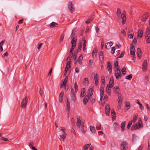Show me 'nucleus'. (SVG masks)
I'll return each instance as SVG.
<instances>
[{
	"label": "nucleus",
	"instance_id": "obj_1",
	"mask_svg": "<svg viewBox=\"0 0 150 150\" xmlns=\"http://www.w3.org/2000/svg\"><path fill=\"white\" fill-rule=\"evenodd\" d=\"M76 118L77 120L76 123L77 126L80 129L81 132L83 134L85 133H86V131L84 130V123H83L82 122H81V119L79 115H77L76 116Z\"/></svg>",
	"mask_w": 150,
	"mask_h": 150
},
{
	"label": "nucleus",
	"instance_id": "obj_2",
	"mask_svg": "<svg viewBox=\"0 0 150 150\" xmlns=\"http://www.w3.org/2000/svg\"><path fill=\"white\" fill-rule=\"evenodd\" d=\"M140 122L142 123V121L141 119L140 120L139 119V120L138 123H137L134 125H133L132 126L131 128V130H134L137 129H138L140 127H142L143 125Z\"/></svg>",
	"mask_w": 150,
	"mask_h": 150
},
{
	"label": "nucleus",
	"instance_id": "obj_3",
	"mask_svg": "<svg viewBox=\"0 0 150 150\" xmlns=\"http://www.w3.org/2000/svg\"><path fill=\"white\" fill-rule=\"evenodd\" d=\"M60 130L62 132L63 134L62 135H59V137H60V140L61 141H64V139L66 138L67 135L66 129L64 128L63 127H60Z\"/></svg>",
	"mask_w": 150,
	"mask_h": 150
},
{
	"label": "nucleus",
	"instance_id": "obj_4",
	"mask_svg": "<svg viewBox=\"0 0 150 150\" xmlns=\"http://www.w3.org/2000/svg\"><path fill=\"white\" fill-rule=\"evenodd\" d=\"M120 70V69L119 68H116V69L115 70V74L117 79H118L121 78L122 74Z\"/></svg>",
	"mask_w": 150,
	"mask_h": 150
},
{
	"label": "nucleus",
	"instance_id": "obj_5",
	"mask_svg": "<svg viewBox=\"0 0 150 150\" xmlns=\"http://www.w3.org/2000/svg\"><path fill=\"white\" fill-rule=\"evenodd\" d=\"M28 98L27 96H25L22 99L21 107L22 108H24L26 107L28 103Z\"/></svg>",
	"mask_w": 150,
	"mask_h": 150
},
{
	"label": "nucleus",
	"instance_id": "obj_6",
	"mask_svg": "<svg viewBox=\"0 0 150 150\" xmlns=\"http://www.w3.org/2000/svg\"><path fill=\"white\" fill-rule=\"evenodd\" d=\"M127 142L124 141L122 142L121 144V148L122 150H127L128 147Z\"/></svg>",
	"mask_w": 150,
	"mask_h": 150
},
{
	"label": "nucleus",
	"instance_id": "obj_7",
	"mask_svg": "<svg viewBox=\"0 0 150 150\" xmlns=\"http://www.w3.org/2000/svg\"><path fill=\"white\" fill-rule=\"evenodd\" d=\"M142 67V69L143 71L144 72L146 71L147 68V60H145L143 62Z\"/></svg>",
	"mask_w": 150,
	"mask_h": 150
},
{
	"label": "nucleus",
	"instance_id": "obj_8",
	"mask_svg": "<svg viewBox=\"0 0 150 150\" xmlns=\"http://www.w3.org/2000/svg\"><path fill=\"white\" fill-rule=\"evenodd\" d=\"M93 89L92 88H89L88 91V96H86L88 99L91 98L93 93Z\"/></svg>",
	"mask_w": 150,
	"mask_h": 150
},
{
	"label": "nucleus",
	"instance_id": "obj_9",
	"mask_svg": "<svg viewBox=\"0 0 150 150\" xmlns=\"http://www.w3.org/2000/svg\"><path fill=\"white\" fill-rule=\"evenodd\" d=\"M110 107L109 104H106L105 106V113L106 115L108 116L110 113Z\"/></svg>",
	"mask_w": 150,
	"mask_h": 150
},
{
	"label": "nucleus",
	"instance_id": "obj_10",
	"mask_svg": "<svg viewBox=\"0 0 150 150\" xmlns=\"http://www.w3.org/2000/svg\"><path fill=\"white\" fill-rule=\"evenodd\" d=\"M68 8L71 13H72L75 11L73 7V5L71 2H70L69 3Z\"/></svg>",
	"mask_w": 150,
	"mask_h": 150
},
{
	"label": "nucleus",
	"instance_id": "obj_11",
	"mask_svg": "<svg viewBox=\"0 0 150 150\" xmlns=\"http://www.w3.org/2000/svg\"><path fill=\"white\" fill-rule=\"evenodd\" d=\"M149 16L148 13H146L143 16L141 20L142 21L145 22L146 20L148 18Z\"/></svg>",
	"mask_w": 150,
	"mask_h": 150
},
{
	"label": "nucleus",
	"instance_id": "obj_12",
	"mask_svg": "<svg viewBox=\"0 0 150 150\" xmlns=\"http://www.w3.org/2000/svg\"><path fill=\"white\" fill-rule=\"evenodd\" d=\"M107 69H108L110 74L112 73V69L111 65L110 62H108L107 63Z\"/></svg>",
	"mask_w": 150,
	"mask_h": 150
},
{
	"label": "nucleus",
	"instance_id": "obj_13",
	"mask_svg": "<svg viewBox=\"0 0 150 150\" xmlns=\"http://www.w3.org/2000/svg\"><path fill=\"white\" fill-rule=\"evenodd\" d=\"M66 106L67 111V112H70V105L69 101L68 98L67 99Z\"/></svg>",
	"mask_w": 150,
	"mask_h": 150
},
{
	"label": "nucleus",
	"instance_id": "obj_14",
	"mask_svg": "<svg viewBox=\"0 0 150 150\" xmlns=\"http://www.w3.org/2000/svg\"><path fill=\"white\" fill-rule=\"evenodd\" d=\"M137 57L139 59H141L142 57V52L141 49L139 48H138L137 49Z\"/></svg>",
	"mask_w": 150,
	"mask_h": 150
},
{
	"label": "nucleus",
	"instance_id": "obj_15",
	"mask_svg": "<svg viewBox=\"0 0 150 150\" xmlns=\"http://www.w3.org/2000/svg\"><path fill=\"white\" fill-rule=\"evenodd\" d=\"M104 86H102L100 89V99H102L103 96L104 95Z\"/></svg>",
	"mask_w": 150,
	"mask_h": 150
},
{
	"label": "nucleus",
	"instance_id": "obj_16",
	"mask_svg": "<svg viewBox=\"0 0 150 150\" xmlns=\"http://www.w3.org/2000/svg\"><path fill=\"white\" fill-rule=\"evenodd\" d=\"M123 97L122 95L120 93H119L118 95V98L117 99L118 103H122V102Z\"/></svg>",
	"mask_w": 150,
	"mask_h": 150
},
{
	"label": "nucleus",
	"instance_id": "obj_17",
	"mask_svg": "<svg viewBox=\"0 0 150 150\" xmlns=\"http://www.w3.org/2000/svg\"><path fill=\"white\" fill-rule=\"evenodd\" d=\"M143 34V31L141 30L140 29L138 32L137 37L139 39H140L142 37Z\"/></svg>",
	"mask_w": 150,
	"mask_h": 150
},
{
	"label": "nucleus",
	"instance_id": "obj_18",
	"mask_svg": "<svg viewBox=\"0 0 150 150\" xmlns=\"http://www.w3.org/2000/svg\"><path fill=\"white\" fill-rule=\"evenodd\" d=\"M110 85L109 86V87L110 88H112L114 85V80L113 77H110V81H109Z\"/></svg>",
	"mask_w": 150,
	"mask_h": 150
},
{
	"label": "nucleus",
	"instance_id": "obj_19",
	"mask_svg": "<svg viewBox=\"0 0 150 150\" xmlns=\"http://www.w3.org/2000/svg\"><path fill=\"white\" fill-rule=\"evenodd\" d=\"M113 44V43L112 42H109L107 43L105 45V48L107 50L109 49Z\"/></svg>",
	"mask_w": 150,
	"mask_h": 150
},
{
	"label": "nucleus",
	"instance_id": "obj_20",
	"mask_svg": "<svg viewBox=\"0 0 150 150\" xmlns=\"http://www.w3.org/2000/svg\"><path fill=\"white\" fill-rule=\"evenodd\" d=\"M83 57L82 56V54H81L77 60V62L79 63V64L80 65L82 64V60L83 59Z\"/></svg>",
	"mask_w": 150,
	"mask_h": 150
},
{
	"label": "nucleus",
	"instance_id": "obj_21",
	"mask_svg": "<svg viewBox=\"0 0 150 150\" xmlns=\"http://www.w3.org/2000/svg\"><path fill=\"white\" fill-rule=\"evenodd\" d=\"M114 92L115 94H119V92L120 91V89L119 88V87L118 86H115L113 88Z\"/></svg>",
	"mask_w": 150,
	"mask_h": 150
},
{
	"label": "nucleus",
	"instance_id": "obj_22",
	"mask_svg": "<svg viewBox=\"0 0 150 150\" xmlns=\"http://www.w3.org/2000/svg\"><path fill=\"white\" fill-rule=\"evenodd\" d=\"M125 110L127 111L130 108V105L129 103L127 101L125 102Z\"/></svg>",
	"mask_w": 150,
	"mask_h": 150
},
{
	"label": "nucleus",
	"instance_id": "obj_23",
	"mask_svg": "<svg viewBox=\"0 0 150 150\" xmlns=\"http://www.w3.org/2000/svg\"><path fill=\"white\" fill-rule=\"evenodd\" d=\"M77 40V38H74L73 39H72V40L71 42V43L72 45V46L73 47H76Z\"/></svg>",
	"mask_w": 150,
	"mask_h": 150
},
{
	"label": "nucleus",
	"instance_id": "obj_24",
	"mask_svg": "<svg viewBox=\"0 0 150 150\" xmlns=\"http://www.w3.org/2000/svg\"><path fill=\"white\" fill-rule=\"evenodd\" d=\"M150 36V28L148 27L147 28L146 31V34L145 36Z\"/></svg>",
	"mask_w": 150,
	"mask_h": 150
},
{
	"label": "nucleus",
	"instance_id": "obj_25",
	"mask_svg": "<svg viewBox=\"0 0 150 150\" xmlns=\"http://www.w3.org/2000/svg\"><path fill=\"white\" fill-rule=\"evenodd\" d=\"M138 115L137 113H135L134 115L133 118L132 120H131L132 122H135L138 118Z\"/></svg>",
	"mask_w": 150,
	"mask_h": 150
},
{
	"label": "nucleus",
	"instance_id": "obj_26",
	"mask_svg": "<svg viewBox=\"0 0 150 150\" xmlns=\"http://www.w3.org/2000/svg\"><path fill=\"white\" fill-rule=\"evenodd\" d=\"M85 90L84 88H82L81 89V92L80 96L81 97H83L85 95Z\"/></svg>",
	"mask_w": 150,
	"mask_h": 150
},
{
	"label": "nucleus",
	"instance_id": "obj_27",
	"mask_svg": "<svg viewBox=\"0 0 150 150\" xmlns=\"http://www.w3.org/2000/svg\"><path fill=\"white\" fill-rule=\"evenodd\" d=\"M110 88L109 85H108L106 87L105 92L106 93L109 95H110Z\"/></svg>",
	"mask_w": 150,
	"mask_h": 150
},
{
	"label": "nucleus",
	"instance_id": "obj_28",
	"mask_svg": "<svg viewBox=\"0 0 150 150\" xmlns=\"http://www.w3.org/2000/svg\"><path fill=\"white\" fill-rule=\"evenodd\" d=\"M125 124L126 122L125 121L122 122L121 124V130L122 131H123L124 130Z\"/></svg>",
	"mask_w": 150,
	"mask_h": 150
},
{
	"label": "nucleus",
	"instance_id": "obj_29",
	"mask_svg": "<svg viewBox=\"0 0 150 150\" xmlns=\"http://www.w3.org/2000/svg\"><path fill=\"white\" fill-rule=\"evenodd\" d=\"M99 59L100 60L103 61L104 59L103 52L102 51H101L99 54Z\"/></svg>",
	"mask_w": 150,
	"mask_h": 150
},
{
	"label": "nucleus",
	"instance_id": "obj_30",
	"mask_svg": "<svg viewBox=\"0 0 150 150\" xmlns=\"http://www.w3.org/2000/svg\"><path fill=\"white\" fill-rule=\"evenodd\" d=\"M57 24L54 22H52L49 25L50 28H52L55 27H57Z\"/></svg>",
	"mask_w": 150,
	"mask_h": 150
},
{
	"label": "nucleus",
	"instance_id": "obj_31",
	"mask_svg": "<svg viewBox=\"0 0 150 150\" xmlns=\"http://www.w3.org/2000/svg\"><path fill=\"white\" fill-rule=\"evenodd\" d=\"M90 130L91 132L92 133H94L96 131V129L95 127L92 126H91L90 127Z\"/></svg>",
	"mask_w": 150,
	"mask_h": 150
},
{
	"label": "nucleus",
	"instance_id": "obj_32",
	"mask_svg": "<svg viewBox=\"0 0 150 150\" xmlns=\"http://www.w3.org/2000/svg\"><path fill=\"white\" fill-rule=\"evenodd\" d=\"M79 52L78 51H75L74 53V56L72 57V58L74 60H76L77 57V54Z\"/></svg>",
	"mask_w": 150,
	"mask_h": 150
},
{
	"label": "nucleus",
	"instance_id": "obj_33",
	"mask_svg": "<svg viewBox=\"0 0 150 150\" xmlns=\"http://www.w3.org/2000/svg\"><path fill=\"white\" fill-rule=\"evenodd\" d=\"M91 144H86L85 145L83 148V150H87L90 147Z\"/></svg>",
	"mask_w": 150,
	"mask_h": 150
},
{
	"label": "nucleus",
	"instance_id": "obj_34",
	"mask_svg": "<svg viewBox=\"0 0 150 150\" xmlns=\"http://www.w3.org/2000/svg\"><path fill=\"white\" fill-rule=\"evenodd\" d=\"M111 114L112 118H114V119H115L116 117V113L114 110H112Z\"/></svg>",
	"mask_w": 150,
	"mask_h": 150
},
{
	"label": "nucleus",
	"instance_id": "obj_35",
	"mask_svg": "<svg viewBox=\"0 0 150 150\" xmlns=\"http://www.w3.org/2000/svg\"><path fill=\"white\" fill-rule=\"evenodd\" d=\"M126 21V18L125 15L123 16V17H122V22L123 24H125Z\"/></svg>",
	"mask_w": 150,
	"mask_h": 150
},
{
	"label": "nucleus",
	"instance_id": "obj_36",
	"mask_svg": "<svg viewBox=\"0 0 150 150\" xmlns=\"http://www.w3.org/2000/svg\"><path fill=\"white\" fill-rule=\"evenodd\" d=\"M97 50L96 49H94L93 53L92 54V56L93 57H94V56H96L97 54Z\"/></svg>",
	"mask_w": 150,
	"mask_h": 150
},
{
	"label": "nucleus",
	"instance_id": "obj_37",
	"mask_svg": "<svg viewBox=\"0 0 150 150\" xmlns=\"http://www.w3.org/2000/svg\"><path fill=\"white\" fill-rule=\"evenodd\" d=\"M101 83L102 85H103V86L104 87L105 85V77L104 76H102L101 77Z\"/></svg>",
	"mask_w": 150,
	"mask_h": 150
},
{
	"label": "nucleus",
	"instance_id": "obj_38",
	"mask_svg": "<svg viewBox=\"0 0 150 150\" xmlns=\"http://www.w3.org/2000/svg\"><path fill=\"white\" fill-rule=\"evenodd\" d=\"M137 137V135L135 134H133L132 136V140L133 142H135Z\"/></svg>",
	"mask_w": 150,
	"mask_h": 150
},
{
	"label": "nucleus",
	"instance_id": "obj_39",
	"mask_svg": "<svg viewBox=\"0 0 150 150\" xmlns=\"http://www.w3.org/2000/svg\"><path fill=\"white\" fill-rule=\"evenodd\" d=\"M97 74H96V76H94V80L95 82V84L96 85H98V78L97 77Z\"/></svg>",
	"mask_w": 150,
	"mask_h": 150
},
{
	"label": "nucleus",
	"instance_id": "obj_40",
	"mask_svg": "<svg viewBox=\"0 0 150 150\" xmlns=\"http://www.w3.org/2000/svg\"><path fill=\"white\" fill-rule=\"evenodd\" d=\"M70 37L71 39H73L74 38H77V37L75 36V34L73 31L72 32L71 34Z\"/></svg>",
	"mask_w": 150,
	"mask_h": 150
},
{
	"label": "nucleus",
	"instance_id": "obj_41",
	"mask_svg": "<svg viewBox=\"0 0 150 150\" xmlns=\"http://www.w3.org/2000/svg\"><path fill=\"white\" fill-rule=\"evenodd\" d=\"M132 74H130L129 75L126 76L125 77V78L129 80H130L132 78Z\"/></svg>",
	"mask_w": 150,
	"mask_h": 150
},
{
	"label": "nucleus",
	"instance_id": "obj_42",
	"mask_svg": "<svg viewBox=\"0 0 150 150\" xmlns=\"http://www.w3.org/2000/svg\"><path fill=\"white\" fill-rule=\"evenodd\" d=\"M68 77L67 76H66L65 78V79L63 82V83L64 84V86H65L67 82Z\"/></svg>",
	"mask_w": 150,
	"mask_h": 150
},
{
	"label": "nucleus",
	"instance_id": "obj_43",
	"mask_svg": "<svg viewBox=\"0 0 150 150\" xmlns=\"http://www.w3.org/2000/svg\"><path fill=\"white\" fill-rule=\"evenodd\" d=\"M82 42H80L78 45V49L77 50V51H78L79 52L82 46Z\"/></svg>",
	"mask_w": 150,
	"mask_h": 150
},
{
	"label": "nucleus",
	"instance_id": "obj_44",
	"mask_svg": "<svg viewBox=\"0 0 150 150\" xmlns=\"http://www.w3.org/2000/svg\"><path fill=\"white\" fill-rule=\"evenodd\" d=\"M88 102V100L87 98H86V96L85 97L83 100V103L84 105H85Z\"/></svg>",
	"mask_w": 150,
	"mask_h": 150
},
{
	"label": "nucleus",
	"instance_id": "obj_45",
	"mask_svg": "<svg viewBox=\"0 0 150 150\" xmlns=\"http://www.w3.org/2000/svg\"><path fill=\"white\" fill-rule=\"evenodd\" d=\"M74 88L75 89V91L76 93L78 91V85H77V82H75L74 83Z\"/></svg>",
	"mask_w": 150,
	"mask_h": 150
},
{
	"label": "nucleus",
	"instance_id": "obj_46",
	"mask_svg": "<svg viewBox=\"0 0 150 150\" xmlns=\"http://www.w3.org/2000/svg\"><path fill=\"white\" fill-rule=\"evenodd\" d=\"M121 71L123 74L125 75L126 74V69L125 67H123Z\"/></svg>",
	"mask_w": 150,
	"mask_h": 150
},
{
	"label": "nucleus",
	"instance_id": "obj_47",
	"mask_svg": "<svg viewBox=\"0 0 150 150\" xmlns=\"http://www.w3.org/2000/svg\"><path fill=\"white\" fill-rule=\"evenodd\" d=\"M145 39L148 43H149L150 42V36H145Z\"/></svg>",
	"mask_w": 150,
	"mask_h": 150
},
{
	"label": "nucleus",
	"instance_id": "obj_48",
	"mask_svg": "<svg viewBox=\"0 0 150 150\" xmlns=\"http://www.w3.org/2000/svg\"><path fill=\"white\" fill-rule=\"evenodd\" d=\"M149 81V76H146L144 79V82L147 84Z\"/></svg>",
	"mask_w": 150,
	"mask_h": 150
},
{
	"label": "nucleus",
	"instance_id": "obj_49",
	"mask_svg": "<svg viewBox=\"0 0 150 150\" xmlns=\"http://www.w3.org/2000/svg\"><path fill=\"white\" fill-rule=\"evenodd\" d=\"M64 34H63L61 35V36L59 39V42H62L63 40L64 39Z\"/></svg>",
	"mask_w": 150,
	"mask_h": 150
},
{
	"label": "nucleus",
	"instance_id": "obj_50",
	"mask_svg": "<svg viewBox=\"0 0 150 150\" xmlns=\"http://www.w3.org/2000/svg\"><path fill=\"white\" fill-rule=\"evenodd\" d=\"M121 14L120 10L119 8H118L117 11V16H119Z\"/></svg>",
	"mask_w": 150,
	"mask_h": 150
},
{
	"label": "nucleus",
	"instance_id": "obj_51",
	"mask_svg": "<svg viewBox=\"0 0 150 150\" xmlns=\"http://www.w3.org/2000/svg\"><path fill=\"white\" fill-rule=\"evenodd\" d=\"M139 105V108L142 110H144V106L142 105V104L141 103Z\"/></svg>",
	"mask_w": 150,
	"mask_h": 150
},
{
	"label": "nucleus",
	"instance_id": "obj_52",
	"mask_svg": "<svg viewBox=\"0 0 150 150\" xmlns=\"http://www.w3.org/2000/svg\"><path fill=\"white\" fill-rule=\"evenodd\" d=\"M132 122L130 121L128 123L127 125V127L128 129H129L130 128L131 125H132Z\"/></svg>",
	"mask_w": 150,
	"mask_h": 150
},
{
	"label": "nucleus",
	"instance_id": "obj_53",
	"mask_svg": "<svg viewBox=\"0 0 150 150\" xmlns=\"http://www.w3.org/2000/svg\"><path fill=\"white\" fill-rule=\"evenodd\" d=\"M130 50L135 51V50L134 47L132 43V44L131 45V46Z\"/></svg>",
	"mask_w": 150,
	"mask_h": 150
},
{
	"label": "nucleus",
	"instance_id": "obj_54",
	"mask_svg": "<svg viewBox=\"0 0 150 150\" xmlns=\"http://www.w3.org/2000/svg\"><path fill=\"white\" fill-rule=\"evenodd\" d=\"M118 66V61H117L116 62H115L114 63V67L115 69V70L116 69V68H118L117 67Z\"/></svg>",
	"mask_w": 150,
	"mask_h": 150
},
{
	"label": "nucleus",
	"instance_id": "obj_55",
	"mask_svg": "<svg viewBox=\"0 0 150 150\" xmlns=\"http://www.w3.org/2000/svg\"><path fill=\"white\" fill-rule=\"evenodd\" d=\"M115 48L114 47H112L111 48V53L112 54H113L115 51Z\"/></svg>",
	"mask_w": 150,
	"mask_h": 150
},
{
	"label": "nucleus",
	"instance_id": "obj_56",
	"mask_svg": "<svg viewBox=\"0 0 150 150\" xmlns=\"http://www.w3.org/2000/svg\"><path fill=\"white\" fill-rule=\"evenodd\" d=\"M134 36V33H131V34H129L128 35V38L130 39H132L133 38Z\"/></svg>",
	"mask_w": 150,
	"mask_h": 150
},
{
	"label": "nucleus",
	"instance_id": "obj_57",
	"mask_svg": "<svg viewBox=\"0 0 150 150\" xmlns=\"http://www.w3.org/2000/svg\"><path fill=\"white\" fill-rule=\"evenodd\" d=\"M125 53V52L124 51H122V53L118 57V58H121L122 57L124 56V54Z\"/></svg>",
	"mask_w": 150,
	"mask_h": 150
},
{
	"label": "nucleus",
	"instance_id": "obj_58",
	"mask_svg": "<svg viewBox=\"0 0 150 150\" xmlns=\"http://www.w3.org/2000/svg\"><path fill=\"white\" fill-rule=\"evenodd\" d=\"M96 129L97 130L101 129V127L100 125L98 124L97 125L96 127Z\"/></svg>",
	"mask_w": 150,
	"mask_h": 150
},
{
	"label": "nucleus",
	"instance_id": "obj_59",
	"mask_svg": "<svg viewBox=\"0 0 150 150\" xmlns=\"http://www.w3.org/2000/svg\"><path fill=\"white\" fill-rule=\"evenodd\" d=\"M122 105V103H118V105L117 106V108L118 110H119L121 108V106Z\"/></svg>",
	"mask_w": 150,
	"mask_h": 150
},
{
	"label": "nucleus",
	"instance_id": "obj_60",
	"mask_svg": "<svg viewBox=\"0 0 150 150\" xmlns=\"http://www.w3.org/2000/svg\"><path fill=\"white\" fill-rule=\"evenodd\" d=\"M42 44H43L42 43H39L38 44L37 48L38 50H40V48Z\"/></svg>",
	"mask_w": 150,
	"mask_h": 150
},
{
	"label": "nucleus",
	"instance_id": "obj_61",
	"mask_svg": "<svg viewBox=\"0 0 150 150\" xmlns=\"http://www.w3.org/2000/svg\"><path fill=\"white\" fill-rule=\"evenodd\" d=\"M93 60H90L89 61V66L90 67H91L92 64L93 63Z\"/></svg>",
	"mask_w": 150,
	"mask_h": 150
},
{
	"label": "nucleus",
	"instance_id": "obj_62",
	"mask_svg": "<svg viewBox=\"0 0 150 150\" xmlns=\"http://www.w3.org/2000/svg\"><path fill=\"white\" fill-rule=\"evenodd\" d=\"M39 93L40 94V96H42V95L44 93L43 91L42 90H41V89L40 88V89Z\"/></svg>",
	"mask_w": 150,
	"mask_h": 150
},
{
	"label": "nucleus",
	"instance_id": "obj_63",
	"mask_svg": "<svg viewBox=\"0 0 150 150\" xmlns=\"http://www.w3.org/2000/svg\"><path fill=\"white\" fill-rule=\"evenodd\" d=\"M94 17H95V14H93L91 15V16L89 19H90V20L92 21Z\"/></svg>",
	"mask_w": 150,
	"mask_h": 150
},
{
	"label": "nucleus",
	"instance_id": "obj_64",
	"mask_svg": "<svg viewBox=\"0 0 150 150\" xmlns=\"http://www.w3.org/2000/svg\"><path fill=\"white\" fill-rule=\"evenodd\" d=\"M148 150H150V139H149L148 145Z\"/></svg>",
	"mask_w": 150,
	"mask_h": 150
}]
</instances>
